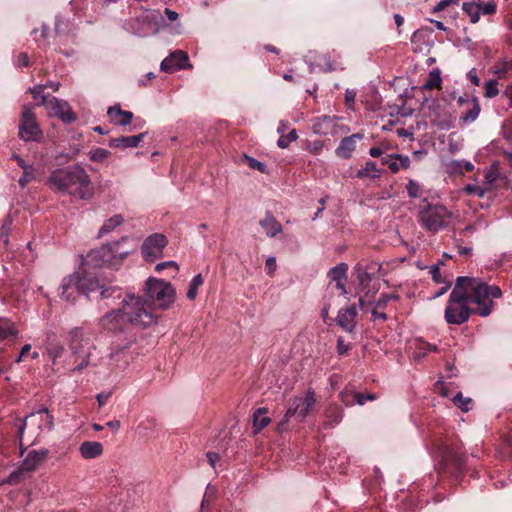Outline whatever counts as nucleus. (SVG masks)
Instances as JSON below:
<instances>
[{"label":"nucleus","mask_w":512,"mask_h":512,"mask_svg":"<svg viewBox=\"0 0 512 512\" xmlns=\"http://www.w3.org/2000/svg\"><path fill=\"white\" fill-rule=\"evenodd\" d=\"M122 303L123 305L120 310L111 311L101 318L100 324L104 329L113 332L121 331L123 328L120 319L142 328L156 322V316L152 308L142 297L128 295L123 299Z\"/></svg>","instance_id":"nucleus-1"},{"label":"nucleus","mask_w":512,"mask_h":512,"mask_svg":"<svg viewBox=\"0 0 512 512\" xmlns=\"http://www.w3.org/2000/svg\"><path fill=\"white\" fill-rule=\"evenodd\" d=\"M48 185L54 191L84 200L93 195L90 176L80 165L55 169L48 178Z\"/></svg>","instance_id":"nucleus-2"},{"label":"nucleus","mask_w":512,"mask_h":512,"mask_svg":"<svg viewBox=\"0 0 512 512\" xmlns=\"http://www.w3.org/2000/svg\"><path fill=\"white\" fill-rule=\"evenodd\" d=\"M70 356L67 366L72 373L81 372L91 365V357L96 349L90 334L81 327L71 329L67 337Z\"/></svg>","instance_id":"nucleus-3"},{"label":"nucleus","mask_w":512,"mask_h":512,"mask_svg":"<svg viewBox=\"0 0 512 512\" xmlns=\"http://www.w3.org/2000/svg\"><path fill=\"white\" fill-rule=\"evenodd\" d=\"M475 284V278L470 277H458L456 284L449 295V302L456 303L459 306V313L457 317L452 313V306H446L444 312L445 321L448 324L462 325L467 322L473 313V309L470 308L471 293Z\"/></svg>","instance_id":"nucleus-4"},{"label":"nucleus","mask_w":512,"mask_h":512,"mask_svg":"<svg viewBox=\"0 0 512 512\" xmlns=\"http://www.w3.org/2000/svg\"><path fill=\"white\" fill-rule=\"evenodd\" d=\"M97 289H102V286H100L99 281L95 277L84 271H77L62 280L60 296L68 302H73L75 300V292L88 294Z\"/></svg>","instance_id":"nucleus-5"},{"label":"nucleus","mask_w":512,"mask_h":512,"mask_svg":"<svg viewBox=\"0 0 512 512\" xmlns=\"http://www.w3.org/2000/svg\"><path fill=\"white\" fill-rule=\"evenodd\" d=\"M502 290L496 285H489L475 278L471 293V303L477 307L473 313L481 317H488L494 309V299L502 297Z\"/></svg>","instance_id":"nucleus-6"},{"label":"nucleus","mask_w":512,"mask_h":512,"mask_svg":"<svg viewBox=\"0 0 512 512\" xmlns=\"http://www.w3.org/2000/svg\"><path fill=\"white\" fill-rule=\"evenodd\" d=\"M145 300L150 307L168 308L175 300L173 286L164 280L149 278L144 289Z\"/></svg>","instance_id":"nucleus-7"},{"label":"nucleus","mask_w":512,"mask_h":512,"mask_svg":"<svg viewBox=\"0 0 512 512\" xmlns=\"http://www.w3.org/2000/svg\"><path fill=\"white\" fill-rule=\"evenodd\" d=\"M418 213V222L429 232H437L445 228L451 218V213L443 205H431L427 199L423 201Z\"/></svg>","instance_id":"nucleus-8"},{"label":"nucleus","mask_w":512,"mask_h":512,"mask_svg":"<svg viewBox=\"0 0 512 512\" xmlns=\"http://www.w3.org/2000/svg\"><path fill=\"white\" fill-rule=\"evenodd\" d=\"M316 404V395L313 390H308L305 397H294L289 400L287 411L279 422L278 427L280 430H285V425L289 422L290 418L295 417L298 422L305 420L311 409Z\"/></svg>","instance_id":"nucleus-9"},{"label":"nucleus","mask_w":512,"mask_h":512,"mask_svg":"<svg viewBox=\"0 0 512 512\" xmlns=\"http://www.w3.org/2000/svg\"><path fill=\"white\" fill-rule=\"evenodd\" d=\"M34 429V434L37 436L44 429L52 430L54 427V417L49 413L46 408H42L36 412H32L25 417L23 421H20L18 426V436L20 441L23 438L26 427Z\"/></svg>","instance_id":"nucleus-10"},{"label":"nucleus","mask_w":512,"mask_h":512,"mask_svg":"<svg viewBox=\"0 0 512 512\" xmlns=\"http://www.w3.org/2000/svg\"><path fill=\"white\" fill-rule=\"evenodd\" d=\"M128 241V237H122L113 243L103 245L100 249L94 251V257L107 266H115L127 257L130 251L123 247Z\"/></svg>","instance_id":"nucleus-11"},{"label":"nucleus","mask_w":512,"mask_h":512,"mask_svg":"<svg viewBox=\"0 0 512 512\" xmlns=\"http://www.w3.org/2000/svg\"><path fill=\"white\" fill-rule=\"evenodd\" d=\"M42 132L36 122L35 114L30 105H24L21 111L19 137L24 141H37Z\"/></svg>","instance_id":"nucleus-12"},{"label":"nucleus","mask_w":512,"mask_h":512,"mask_svg":"<svg viewBox=\"0 0 512 512\" xmlns=\"http://www.w3.org/2000/svg\"><path fill=\"white\" fill-rule=\"evenodd\" d=\"M167 238L160 233H154L148 236L142 246V256L146 261L153 262L163 256V250L166 247Z\"/></svg>","instance_id":"nucleus-13"},{"label":"nucleus","mask_w":512,"mask_h":512,"mask_svg":"<svg viewBox=\"0 0 512 512\" xmlns=\"http://www.w3.org/2000/svg\"><path fill=\"white\" fill-rule=\"evenodd\" d=\"M41 105L46 106L54 115L59 117L65 123H72L76 120V114L72 111L71 106L66 101L57 99L56 97H41Z\"/></svg>","instance_id":"nucleus-14"},{"label":"nucleus","mask_w":512,"mask_h":512,"mask_svg":"<svg viewBox=\"0 0 512 512\" xmlns=\"http://www.w3.org/2000/svg\"><path fill=\"white\" fill-rule=\"evenodd\" d=\"M133 360V356L127 347H120L112 351L106 364L109 366L112 372L124 371Z\"/></svg>","instance_id":"nucleus-15"},{"label":"nucleus","mask_w":512,"mask_h":512,"mask_svg":"<svg viewBox=\"0 0 512 512\" xmlns=\"http://www.w3.org/2000/svg\"><path fill=\"white\" fill-rule=\"evenodd\" d=\"M188 61H189V58H188L187 53L179 50V51H175L169 57L165 58L161 62L160 68L164 72L171 73L176 70L184 69V68L190 66L188 64Z\"/></svg>","instance_id":"nucleus-16"},{"label":"nucleus","mask_w":512,"mask_h":512,"mask_svg":"<svg viewBox=\"0 0 512 512\" xmlns=\"http://www.w3.org/2000/svg\"><path fill=\"white\" fill-rule=\"evenodd\" d=\"M357 316V309L355 305H351L347 308L340 309L335 319L336 323L343 328L346 332L351 333L354 331Z\"/></svg>","instance_id":"nucleus-17"},{"label":"nucleus","mask_w":512,"mask_h":512,"mask_svg":"<svg viewBox=\"0 0 512 512\" xmlns=\"http://www.w3.org/2000/svg\"><path fill=\"white\" fill-rule=\"evenodd\" d=\"M49 450L42 448L40 450H31L22 461L23 469L26 472L36 470L47 458Z\"/></svg>","instance_id":"nucleus-18"},{"label":"nucleus","mask_w":512,"mask_h":512,"mask_svg":"<svg viewBox=\"0 0 512 512\" xmlns=\"http://www.w3.org/2000/svg\"><path fill=\"white\" fill-rule=\"evenodd\" d=\"M361 139H363V134L361 133H355L344 137L335 150L336 155L343 159H349L356 148L357 141Z\"/></svg>","instance_id":"nucleus-19"},{"label":"nucleus","mask_w":512,"mask_h":512,"mask_svg":"<svg viewBox=\"0 0 512 512\" xmlns=\"http://www.w3.org/2000/svg\"><path fill=\"white\" fill-rule=\"evenodd\" d=\"M146 134L147 132H143L133 136H121L112 138L109 140L108 145L111 148H136L143 141Z\"/></svg>","instance_id":"nucleus-20"},{"label":"nucleus","mask_w":512,"mask_h":512,"mask_svg":"<svg viewBox=\"0 0 512 512\" xmlns=\"http://www.w3.org/2000/svg\"><path fill=\"white\" fill-rule=\"evenodd\" d=\"M353 272L357 276L360 290L365 291V296H368L370 292L369 286L373 277L372 272L367 271V269L364 268V263L362 262H359L354 266Z\"/></svg>","instance_id":"nucleus-21"},{"label":"nucleus","mask_w":512,"mask_h":512,"mask_svg":"<svg viewBox=\"0 0 512 512\" xmlns=\"http://www.w3.org/2000/svg\"><path fill=\"white\" fill-rule=\"evenodd\" d=\"M79 452L84 459H95L102 455L103 445L97 441H84L79 446Z\"/></svg>","instance_id":"nucleus-22"},{"label":"nucleus","mask_w":512,"mask_h":512,"mask_svg":"<svg viewBox=\"0 0 512 512\" xmlns=\"http://www.w3.org/2000/svg\"><path fill=\"white\" fill-rule=\"evenodd\" d=\"M259 225L270 238L275 237L283 230L280 222L269 212L266 214L265 218L259 221Z\"/></svg>","instance_id":"nucleus-23"},{"label":"nucleus","mask_w":512,"mask_h":512,"mask_svg":"<svg viewBox=\"0 0 512 512\" xmlns=\"http://www.w3.org/2000/svg\"><path fill=\"white\" fill-rule=\"evenodd\" d=\"M327 420L324 422V428H333L342 421L343 410L337 405H331L325 412Z\"/></svg>","instance_id":"nucleus-24"},{"label":"nucleus","mask_w":512,"mask_h":512,"mask_svg":"<svg viewBox=\"0 0 512 512\" xmlns=\"http://www.w3.org/2000/svg\"><path fill=\"white\" fill-rule=\"evenodd\" d=\"M17 330L14 324L7 319H0V344L10 337H15ZM3 351V347H0V353Z\"/></svg>","instance_id":"nucleus-25"},{"label":"nucleus","mask_w":512,"mask_h":512,"mask_svg":"<svg viewBox=\"0 0 512 512\" xmlns=\"http://www.w3.org/2000/svg\"><path fill=\"white\" fill-rule=\"evenodd\" d=\"M267 409L266 408H258L253 414V427L255 428V432H260L264 429L269 423L270 418L266 416Z\"/></svg>","instance_id":"nucleus-26"},{"label":"nucleus","mask_w":512,"mask_h":512,"mask_svg":"<svg viewBox=\"0 0 512 512\" xmlns=\"http://www.w3.org/2000/svg\"><path fill=\"white\" fill-rule=\"evenodd\" d=\"M319 60L323 62V64H315L310 62L309 63V72L313 73L316 69V67H319L321 71L323 72H332L336 69L334 61L331 59L330 55L323 54L319 57Z\"/></svg>","instance_id":"nucleus-27"},{"label":"nucleus","mask_w":512,"mask_h":512,"mask_svg":"<svg viewBox=\"0 0 512 512\" xmlns=\"http://www.w3.org/2000/svg\"><path fill=\"white\" fill-rule=\"evenodd\" d=\"M442 83L441 72L438 68H434L428 74V77L423 84L424 89L432 90L434 88H440Z\"/></svg>","instance_id":"nucleus-28"},{"label":"nucleus","mask_w":512,"mask_h":512,"mask_svg":"<svg viewBox=\"0 0 512 512\" xmlns=\"http://www.w3.org/2000/svg\"><path fill=\"white\" fill-rule=\"evenodd\" d=\"M379 176V170L376 163L373 161L366 162L365 166L359 169L356 173V177L358 178H378Z\"/></svg>","instance_id":"nucleus-29"},{"label":"nucleus","mask_w":512,"mask_h":512,"mask_svg":"<svg viewBox=\"0 0 512 512\" xmlns=\"http://www.w3.org/2000/svg\"><path fill=\"white\" fill-rule=\"evenodd\" d=\"M480 4L481 1L478 3L464 2L462 5V10L470 16V21L473 24L477 23L480 19Z\"/></svg>","instance_id":"nucleus-30"},{"label":"nucleus","mask_w":512,"mask_h":512,"mask_svg":"<svg viewBox=\"0 0 512 512\" xmlns=\"http://www.w3.org/2000/svg\"><path fill=\"white\" fill-rule=\"evenodd\" d=\"M122 222H123V217L121 215H114L113 217H111L110 219L105 221V223L103 224V226L99 230L98 236L102 237L105 234L110 233L116 227L121 225Z\"/></svg>","instance_id":"nucleus-31"},{"label":"nucleus","mask_w":512,"mask_h":512,"mask_svg":"<svg viewBox=\"0 0 512 512\" xmlns=\"http://www.w3.org/2000/svg\"><path fill=\"white\" fill-rule=\"evenodd\" d=\"M347 271L348 265L346 263H339L329 270L328 277L331 281L339 282L346 278Z\"/></svg>","instance_id":"nucleus-32"},{"label":"nucleus","mask_w":512,"mask_h":512,"mask_svg":"<svg viewBox=\"0 0 512 512\" xmlns=\"http://www.w3.org/2000/svg\"><path fill=\"white\" fill-rule=\"evenodd\" d=\"M12 224V218L10 217V215H7L4 218L2 225L0 227V245H3L4 247L8 245L9 233L11 231Z\"/></svg>","instance_id":"nucleus-33"},{"label":"nucleus","mask_w":512,"mask_h":512,"mask_svg":"<svg viewBox=\"0 0 512 512\" xmlns=\"http://www.w3.org/2000/svg\"><path fill=\"white\" fill-rule=\"evenodd\" d=\"M480 111H481V108H480V104H479L477 98H473L472 99V108H470L466 113H464L461 116V120L466 123H472L478 118Z\"/></svg>","instance_id":"nucleus-34"},{"label":"nucleus","mask_w":512,"mask_h":512,"mask_svg":"<svg viewBox=\"0 0 512 512\" xmlns=\"http://www.w3.org/2000/svg\"><path fill=\"white\" fill-rule=\"evenodd\" d=\"M203 284V277L201 274L194 276L190 282L189 289L187 291V298L194 300L197 296L198 288Z\"/></svg>","instance_id":"nucleus-35"},{"label":"nucleus","mask_w":512,"mask_h":512,"mask_svg":"<svg viewBox=\"0 0 512 512\" xmlns=\"http://www.w3.org/2000/svg\"><path fill=\"white\" fill-rule=\"evenodd\" d=\"M453 403L460 408L463 412H468L471 407L470 404L472 402L471 398L463 397L461 392H458L453 398Z\"/></svg>","instance_id":"nucleus-36"},{"label":"nucleus","mask_w":512,"mask_h":512,"mask_svg":"<svg viewBox=\"0 0 512 512\" xmlns=\"http://www.w3.org/2000/svg\"><path fill=\"white\" fill-rule=\"evenodd\" d=\"M297 132L295 129H292L288 134L284 135L282 134L278 141L277 145L281 149L287 148L291 142L295 141L297 139Z\"/></svg>","instance_id":"nucleus-37"},{"label":"nucleus","mask_w":512,"mask_h":512,"mask_svg":"<svg viewBox=\"0 0 512 512\" xmlns=\"http://www.w3.org/2000/svg\"><path fill=\"white\" fill-rule=\"evenodd\" d=\"M26 472L21 465L17 470L10 473V475L2 481V484L15 485L22 481L23 473Z\"/></svg>","instance_id":"nucleus-38"},{"label":"nucleus","mask_w":512,"mask_h":512,"mask_svg":"<svg viewBox=\"0 0 512 512\" xmlns=\"http://www.w3.org/2000/svg\"><path fill=\"white\" fill-rule=\"evenodd\" d=\"M499 93L498 81L496 79L488 80L484 85V96L486 98H493Z\"/></svg>","instance_id":"nucleus-39"},{"label":"nucleus","mask_w":512,"mask_h":512,"mask_svg":"<svg viewBox=\"0 0 512 512\" xmlns=\"http://www.w3.org/2000/svg\"><path fill=\"white\" fill-rule=\"evenodd\" d=\"M109 155H110V152L104 148H95L89 152V158L91 161H94V162H101V161L105 160L106 158H108Z\"/></svg>","instance_id":"nucleus-40"},{"label":"nucleus","mask_w":512,"mask_h":512,"mask_svg":"<svg viewBox=\"0 0 512 512\" xmlns=\"http://www.w3.org/2000/svg\"><path fill=\"white\" fill-rule=\"evenodd\" d=\"M447 461H451L457 471H461L464 466V457L462 454L450 451L447 455Z\"/></svg>","instance_id":"nucleus-41"},{"label":"nucleus","mask_w":512,"mask_h":512,"mask_svg":"<svg viewBox=\"0 0 512 512\" xmlns=\"http://www.w3.org/2000/svg\"><path fill=\"white\" fill-rule=\"evenodd\" d=\"M436 350H437L436 346H433L426 342H422V343H420V346L417 348V350L414 352V358L420 359V358L424 357L427 354V352L436 351Z\"/></svg>","instance_id":"nucleus-42"},{"label":"nucleus","mask_w":512,"mask_h":512,"mask_svg":"<svg viewBox=\"0 0 512 512\" xmlns=\"http://www.w3.org/2000/svg\"><path fill=\"white\" fill-rule=\"evenodd\" d=\"M64 353V347L59 344L51 345L48 348V355L52 359L53 363L56 364L57 359H59Z\"/></svg>","instance_id":"nucleus-43"},{"label":"nucleus","mask_w":512,"mask_h":512,"mask_svg":"<svg viewBox=\"0 0 512 512\" xmlns=\"http://www.w3.org/2000/svg\"><path fill=\"white\" fill-rule=\"evenodd\" d=\"M244 160L251 169L258 170L262 173L266 172V165L263 162L247 155H244Z\"/></svg>","instance_id":"nucleus-44"},{"label":"nucleus","mask_w":512,"mask_h":512,"mask_svg":"<svg viewBox=\"0 0 512 512\" xmlns=\"http://www.w3.org/2000/svg\"><path fill=\"white\" fill-rule=\"evenodd\" d=\"M352 402L357 403L358 405H364L366 401H373L376 399V396L371 393H353L352 394Z\"/></svg>","instance_id":"nucleus-45"},{"label":"nucleus","mask_w":512,"mask_h":512,"mask_svg":"<svg viewBox=\"0 0 512 512\" xmlns=\"http://www.w3.org/2000/svg\"><path fill=\"white\" fill-rule=\"evenodd\" d=\"M406 189L409 197L417 198L420 196V185L416 181L409 180Z\"/></svg>","instance_id":"nucleus-46"},{"label":"nucleus","mask_w":512,"mask_h":512,"mask_svg":"<svg viewBox=\"0 0 512 512\" xmlns=\"http://www.w3.org/2000/svg\"><path fill=\"white\" fill-rule=\"evenodd\" d=\"M397 299H398V295H396V294H382L380 296V298L377 300V302L375 303V305L377 307H379L381 310H383V309H385V307L387 306L389 301L397 300Z\"/></svg>","instance_id":"nucleus-47"},{"label":"nucleus","mask_w":512,"mask_h":512,"mask_svg":"<svg viewBox=\"0 0 512 512\" xmlns=\"http://www.w3.org/2000/svg\"><path fill=\"white\" fill-rule=\"evenodd\" d=\"M451 166L454 168V170L459 171L464 169L469 172L474 169V165L470 161H454L452 162Z\"/></svg>","instance_id":"nucleus-48"},{"label":"nucleus","mask_w":512,"mask_h":512,"mask_svg":"<svg viewBox=\"0 0 512 512\" xmlns=\"http://www.w3.org/2000/svg\"><path fill=\"white\" fill-rule=\"evenodd\" d=\"M331 119L328 116H323L322 118H319L314 124H313V130L315 133H325L322 130V126L324 124H330Z\"/></svg>","instance_id":"nucleus-49"},{"label":"nucleus","mask_w":512,"mask_h":512,"mask_svg":"<svg viewBox=\"0 0 512 512\" xmlns=\"http://www.w3.org/2000/svg\"><path fill=\"white\" fill-rule=\"evenodd\" d=\"M480 11L483 12L485 15H492L496 12V4L495 2L491 1L488 3L481 2L480 4Z\"/></svg>","instance_id":"nucleus-50"},{"label":"nucleus","mask_w":512,"mask_h":512,"mask_svg":"<svg viewBox=\"0 0 512 512\" xmlns=\"http://www.w3.org/2000/svg\"><path fill=\"white\" fill-rule=\"evenodd\" d=\"M429 273L433 279L434 282L436 283H443L444 280L441 276V273H440V268L438 265H432L430 266L429 268Z\"/></svg>","instance_id":"nucleus-51"},{"label":"nucleus","mask_w":512,"mask_h":512,"mask_svg":"<svg viewBox=\"0 0 512 512\" xmlns=\"http://www.w3.org/2000/svg\"><path fill=\"white\" fill-rule=\"evenodd\" d=\"M276 267V258L273 256L268 257L265 262V270L269 276L274 274Z\"/></svg>","instance_id":"nucleus-52"},{"label":"nucleus","mask_w":512,"mask_h":512,"mask_svg":"<svg viewBox=\"0 0 512 512\" xmlns=\"http://www.w3.org/2000/svg\"><path fill=\"white\" fill-rule=\"evenodd\" d=\"M132 119L133 113L130 111H125L122 113V116L119 117V120L116 121V124L120 126H127L131 123Z\"/></svg>","instance_id":"nucleus-53"},{"label":"nucleus","mask_w":512,"mask_h":512,"mask_svg":"<svg viewBox=\"0 0 512 512\" xmlns=\"http://www.w3.org/2000/svg\"><path fill=\"white\" fill-rule=\"evenodd\" d=\"M34 178V168L31 167V170H28V174H26L25 170H23V175L19 179V185L21 187H25L26 184Z\"/></svg>","instance_id":"nucleus-54"},{"label":"nucleus","mask_w":512,"mask_h":512,"mask_svg":"<svg viewBox=\"0 0 512 512\" xmlns=\"http://www.w3.org/2000/svg\"><path fill=\"white\" fill-rule=\"evenodd\" d=\"M457 3V0H440L437 5H435L432 9L433 13L440 12L444 10L446 7H448L451 4Z\"/></svg>","instance_id":"nucleus-55"},{"label":"nucleus","mask_w":512,"mask_h":512,"mask_svg":"<svg viewBox=\"0 0 512 512\" xmlns=\"http://www.w3.org/2000/svg\"><path fill=\"white\" fill-rule=\"evenodd\" d=\"M126 110H122L120 106L115 105L108 108L107 114L112 118L120 117L122 116V113H124Z\"/></svg>","instance_id":"nucleus-56"},{"label":"nucleus","mask_w":512,"mask_h":512,"mask_svg":"<svg viewBox=\"0 0 512 512\" xmlns=\"http://www.w3.org/2000/svg\"><path fill=\"white\" fill-rule=\"evenodd\" d=\"M364 268H366L367 271L372 272V275H374L381 270L382 266L380 263L372 261L369 263H364Z\"/></svg>","instance_id":"nucleus-57"},{"label":"nucleus","mask_w":512,"mask_h":512,"mask_svg":"<svg viewBox=\"0 0 512 512\" xmlns=\"http://www.w3.org/2000/svg\"><path fill=\"white\" fill-rule=\"evenodd\" d=\"M350 349V345L346 344L343 338L337 340V352L339 355L345 354Z\"/></svg>","instance_id":"nucleus-58"},{"label":"nucleus","mask_w":512,"mask_h":512,"mask_svg":"<svg viewBox=\"0 0 512 512\" xmlns=\"http://www.w3.org/2000/svg\"><path fill=\"white\" fill-rule=\"evenodd\" d=\"M13 158L16 160L18 166L21 167L23 170H25L26 174H28V170H31V167H33V166L27 164L22 157H20L16 154L13 155Z\"/></svg>","instance_id":"nucleus-59"},{"label":"nucleus","mask_w":512,"mask_h":512,"mask_svg":"<svg viewBox=\"0 0 512 512\" xmlns=\"http://www.w3.org/2000/svg\"><path fill=\"white\" fill-rule=\"evenodd\" d=\"M379 310H381V309L379 307H377L376 305L371 310L373 320L380 319L382 321H385L387 319V315L384 312H380Z\"/></svg>","instance_id":"nucleus-60"},{"label":"nucleus","mask_w":512,"mask_h":512,"mask_svg":"<svg viewBox=\"0 0 512 512\" xmlns=\"http://www.w3.org/2000/svg\"><path fill=\"white\" fill-rule=\"evenodd\" d=\"M46 88H47V85L39 84V85L29 88V92L33 95V98L36 99Z\"/></svg>","instance_id":"nucleus-61"},{"label":"nucleus","mask_w":512,"mask_h":512,"mask_svg":"<svg viewBox=\"0 0 512 512\" xmlns=\"http://www.w3.org/2000/svg\"><path fill=\"white\" fill-rule=\"evenodd\" d=\"M510 68H511V65L508 63H505L502 68H498L495 71V74L498 76V78L505 79L507 77V73L510 70Z\"/></svg>","instance_id":"nucleus-62"},{"label":"nucleus","mask_w":512,"mask_h":512,"mask_svg":"<svg viewBox=\"0 0 512 512\" xmlns=\"http://www.w3.org/2000/svg\"><path fill=\"white\" fill-rule=\"evenodd\" d=\"M465 191L468 193V194H476V195H479V196H482L483 195V190L476 186V185H472V184H469L465 187Z\"/></svg>","instance_id":"nucleus-63"},{"label":"nucleus","mask_w":512,"mask_h":512,"mask_svg":"<svg viewBox=\"0 0 512 512\" xmlns=\"http://www.w3.org/2000/svg\"><path fill=\"white\" fill-rule=\"evenodd\" d=\"M203 497H207V499L213 502L216 497V488L208 485Z\"/></svg>","instance_id":"nucleus-64"}]
</instances>
